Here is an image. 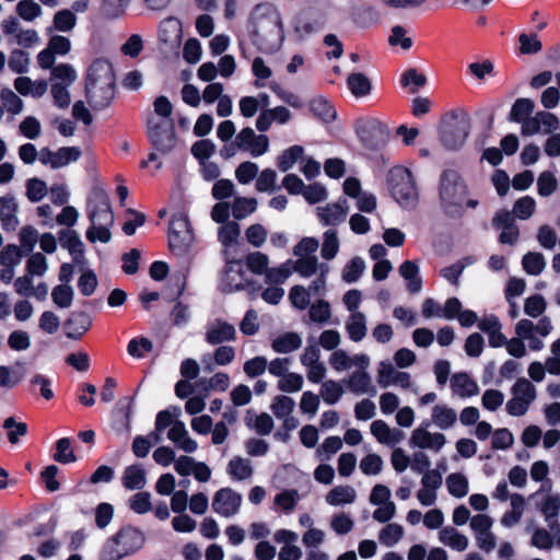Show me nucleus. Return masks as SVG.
Instances as JSON below:
<instances>
[{
	"label": "nucleus",
	"mask_w": 560,
	"mask_h": 560,
	"mask_svg": "<svg viewBox=\"0 0 560 560\" xmlns=\"http://www.w3.org/2000/svg\"><path fill=\"white\" fill-rule=\"evenodd\" d=\"M252 42L265 54L276 52L284 40L280 12L271 4H258L252 13Z\"/></svg>",
	"instance_id": "obj_1"
},
{
	"label": "nucleus",
	"mask_w": 560,
	"mask_h": 560,
	"mask_svg": "<svg viewBox=\"0 0 560 560\" xmlns=\"http://www.w3.org/2000/svg\"><path fill=\"white\" fill-rule=\"evenodd\" d=\"M115 81L113 66L107 59H95L88 68L85 96L94 110H102L110 105L115 97Z\"/></svg>",
	"instance_id": "obj_2"
},
{
	"label": "nucleus",
	"mask_w": 560,
	"mask_h": 560,
	"mask_svg": "<svg viewBox=\"0 0 560 560\" xmlns=\"http://www.w3.org/2000/svg\"><path fill=\"white\" fill-rule=\"evenodd\" d=\"M144 544L141 530L132 526L122 527L107 539L101 551L102 560H119L139 550Z\"/></svg>",
	"instance_id": "obj_3"
},
{
	"label": "nucleus",
	"mask_w": 560,
	"mask_h": 560,
	"mask_svg": "<svg viewBox=\"0 0 560 560\" xmlns=\"http://www.w3.org/2000/svg\"><path fill=\"white\" fill-rule=\"evenodd\" d=\"M467 186L455 170H445L440 177L439 196L443 210L451 215L462 212Z\"/></svg>",
	"instance_id": "obj_4"
},
{
	"label": "nucleus",
	"mask_w": 560,
	"mask_h": 560,
	"mask_svg": "<svg viewBox=\"0 0 560 560\" xmlns=\"http://www.w3.org/2000/svg\"><path fill=\"white\" fill-rule=\"evenodd\" d=\"M388 185L393 198L405 209H413L418 202V189L411 172L402 166L390 170Z\"/></svg>",
	"instance_id": "obj_5"
},
{
	"label": "nucleus",
	"mask_w": 560,
	"mask_h": 560,
	"mask_svg": "<svg viewBox=\"0 0 560 560\" xmlns=\"http://www.w3.org/2000/svg\"><path fill=\"white\" fill-rule=\"evenodd\" d=\"M553 329L549 317H541L537 324L530 319H521L515 325L516 336L523 338L524 341L528 342L530 351H540L545 348L542 338L548 337Z\"/></svg>",
	"instance_id": "obj_6"
},
{
	"label": "nucleus",
	"mask_w": 560,
	"mask_h": 560,
	"mask_svg": "<svg viewBox=\"0 0 560 560\" xmlns=\"http://www.w3.org/2000/svg\"><path fill=\"white\" fill-rule=\"evenodd\" d=\"M512 398L505 409L510 416L522 417L537 397L536 387L525 377H520L511 388Z\"/></svg>",
	"instance_id": "obj_7"
},
{
	"label": "nucleus",
	"mask_w": 560,
	"mask_h": 560,
	"mask_svg": "<svg viewBox=\"0 0 560 560\" xmlns=\"http://www.w3.org/2000/svg\"><path fill=\"white\" fill-rule=\"evenodd\" d=\"M147 127L148 138L158 151L166 153L174 148L176 137L173 120L158 121L155 118H149Z\"/></svg>",
	"instance_id": "obj_8"
},
{
	"label": "nucleus",
	"mask_w": 560,
	"mask_h": 560,
	"mask_svg": "<svg viewBox=\"0 0 560 560\" xmlns=\"http://www.w3.org/2000/svg\"><path fill=\"white\" fill-rule=\"evenodd\" d=\"M250 284L248 272L241 260L228 261L221 277V290L231 293L245 289Z\"/></svg>",
	"instance_id": "obj_9"
},
{
	"label": "nucleus",
	"mask_w": 560,
	"mask_h": 560,
	"mask_svg": "<svg viewBox=\"0 0 560 560\" xmlns=\"http://www.w3.org/2000/svg\"><path fill=\"white\" fill-rule=\"evenodd\" d=\"M88 217L93 224L113 226L114 213L109 198L104 190H97L93 194L88 205Z\"/></svg>",
	"instance_id": "obj_10"
},
{
	"label": "nucleus",
	"mask_w": 560,
	"mask_h": 560,
	"mask_svg": "<svg viewBox=\"0 0 560 560\" xmlns=\"http://www.w3.org/2000/svg\"><path fill=\"white\" fill-rule=\"evenodd\" d=\"M242 495L232 488H221L212 499L213 511L223 517H232L240 512Z\"/></svg>",
	"instance_id": "obj_11"
},
{
	"label": "nucleus",
	"mask_w": 560,
	"mask_h": 560,
	"mask_svg": "<svg viewBox=\"0 0 560 560\" xmlns=\"http://www.w3.org/2000/svg\"><path fill=\"white\" fill-rule=\"evenodd\" d=\"M430 427L429 421H423L420 427L415 429L411 433L409 445L421 450H430L440 452L446 443V438L443 433H431L428 431Z\"/></svg>",
	"instance_id": "obj_12"
},
{
	"label": "nucleus",
	"mask_w": 560,
	"mask_h": 560,
	"mask_svg": "<svg viewBox=\"0 0 560 560\" xmlns=\"http://www.w3.org/2000/svg\"><path fill=\"white\" fill-rule=\"evenodd\" d=\"M470 130L469 120L466 117L455 119L448 124L441 133L443 145L450 150H458L466 142Z\"/></svg>",
	"instance_id": "obj_13"
},
{
	"label": "nucleus",
	"mask_w": 560,
	"mask_h": 560,
	"mask_svg": "<svg viewBox=\"0 0 560 560\" xmlns=\"http://www.w3.org/2000/svg\"><path fill=\"white\" fill-rule=\"evenodd\" d=\"M236 328L234 325L217 318L209 322L206 326L205 341L211 346L223 345L236 339Z\"/></svg>",
	"instance_id": "obj_14"
},
{
	"label": "nucleus",
	"mask_w": 560,
	"mask_h": 560,
	"mask_svg": "<svg viewBox=\"0 0 560 560\" xmlns=\"http://www.w3.org/2000/svg\"><path fill=\"white\" fill-rule=\"evenodd\" d=\"M192 234L190 222L185 213H176L170 223V246L172 248H183L190 244Z\"/></svg>",
	"instance_id": "obj_15"
},
{
	"label": "nucleus",
	"mask_w": 560,
	"mask_h": 560,
	"mask_svg": "<svg viewBox=\"0 0 560 560\" xmlns=\"http://www.w3.org/2000/svg\"><path fill=\"white\" fill-rule=\"evenodd\" d=\"M377 383L382 388L395 385L408 389L411 386V375L407 372L397 371L389 361H382L377 369Z\"/></svg>",
	"instance_id": "obj_16"
},
{
	"label": "nucleus",
	"mask_w": 560,
	"mask_h": 560,
	"mask_svg": "<svg viewBox=\"0 0 560 560\" xmlns=\"http://www.w3.org/2000/svg\"><path fill=\"white\" fill-rule=\"evenodd\" d=\"M319 222L325 226H336L345 222L349 206L346 198H340L336 202L327 203L326 206L316 208Z\"/></svg>",
	"instance_id": "obj_17"
},
{
	"label": "nucleus",
	"mask_w": 560,
	"mask_h": 560,
	"mask_svg": "<svg viewBox=\"0 0 560 560\" xmlns=\"http://www.w3.org/2000/svg\"><path fill=\"white\" fill-rule=\"evenodd\" d=\"M273 539L278 544H283L278 553V560H300L302 558V550L295 545L299 539L296 533L290 529H279L275 533Z\"/></svg>",
	"instance_id": "obj_18"
},
{
	"label": "nucleus",
	"mask_w": 560,
	"mask_h": 560,
	"mask_svg": "<svg viewBox=\"0 0 560 560\" xmlns=\"http://www.w3.org/2000/svg\"><path fill=\"white\" fill-rule=\"evenodd\" d=\"M19 203L12 194L0 197V223L4 231H15L20 224Z\"/></svg>",
	"instance_id": "obj_19"
},
{
	"label": "nucleus",
	"mask_w": 560,
	"mask_h": 560,
	"mask_svg": "<svg viewBox=\"0 0 560 560\" xmlns=\"http://www.w3.org/2000/svg\"><path fill=\"white\" fill-rule=\"evenodd\" d=\"M329 363L331 368L337 372L349 370L353 365L366 370L370 364V358L364 353L350 357L347 351L338 349L331 353Z\"/></svg>",
	"instance_id": "obj_20"
},
{
	"label": "nucleus",
	"mask_w": 560,
	"mask_h": 560,
	"mask_svg": "<svg viewBox=\"0 0 560 560\" xmlns=\"http://www.w3.org/2000/svg\"><path fill=\"white\" fill-rule=\"evenodd\" d=\"M159 39L170 48L179 47L183 39L180 21L174 16L164 19L159 26Z\"/></svg>",
	"instance_id": "obj_21"
},
{
	"label": "nucleus",
	"mask_w": 560,
	"mask_h": 560,
	"mask_svg": "<svg viewBox=\"0 0 560 560\" xmlns=\"http://www.w3.org/2000/svg\"><path fill=\"white\" fill-rule=\"evenodd\" d=\"M370 430L377 442L387 446H394L405 438V433L401 430L390 428L384 420L373 421Z\"/></svg>",
	"instance_id": "obj_22"
},
{
	"label": "nucleus",
	"mask_w": 560,
	"mask_h": 560,
	"mask_svg": "<svg viewBox=\"0 0 560 560\" xmlns=\"http://www.w3.org/2000/svg\"><path fill=\"white\" fill-rule=\"evenodd\" d=\"M167 438L185 453H194L198 448V443L189 436L185 423L180 420H176L173 423L167 433Z\"/></svg>",
	"instance_id": "obj_23"
},
{
	"label": "nucleus",
	"mask_w": 560,
	"mask_h": 560,
	"mask_svg": "<svg viewBox=\"0 0 560 560\" xmlns=\"http://www.w3.org/2000/svg\"><path fill=\"white\" fill-rule=\"evenodd\" d=\"M348 389L355 395L368 394L370 396H375L377 393L376 387L372 383V378L369 373L360 369L353 372L347 382Z\"/></svg>",
	"instance_id": "obj_24"
},
{
	"label": "nucleus",
	"mask_w": 560,
	"mask_h": 560,
	"mask_svg": "<svg viewBox=\"0 0 560 560\" xmlns=\"http://www.w3.org/2000/svg\"><path fill=\"white\" fill-rule=\"evenodd\" d=\"M345 329L353 342L362 341L368 334V319L363 312L350 314L345 322Z\"/></svg>",
	"instance_id": "obj_25"
},
{
	"label": "nucleus",
	"mask_w": 560,
	"mask_h": 560,
	"mask_svg": "<svg viewBox=\"0 0 560 560\" xmlns=\"http://www.w3.org/2000/svg\"><path fill=\"white\" fill-rule=\"evenodd\" d=\"M92 326L91 317L84 312H75L66 320L67 337L80 339Z\"/></svg>",
	"instance_id": "obj_26"
},
{
	"label": "nucleus",
	"mask_w": 560,
	"mask_h": 560,
	"mask_svg": "<svg viewBox=\"0 0 560 560\" xmlns=\"http://www.w3.org/2000/svg\"><path fill=\"white\" fill-rule=\"evenodd\" d=\"M121 485L129 491L142 490L147 485V474L142 465L127 466L121 476Z\"/></svg>",
	"instance_id": "obj_27"
},
{
	"label": "nucleus",
	"mask_w": 560,
	"mask_h": 560,
	"mask_svg": "<svg viewBox=\"0 0 560 560\" xmlns=\"http://www.w3.org/2000/svg\"><path fill=\"white\" fill-rule=\"evenodd\" d=\"M399 275L407 282V290L410 294H418L422 290V279L420 277V268L416 261L406 260L399 269Z\"/></svg>",
	"instance_id": "obj_28"
},
{
	"label": "nucleus",
	"mask_w": 560,
	"mask_h": 560,
	"mask_svg": "<svg viewBox=\"0 0 560 560\" xmlns=\"http://www.w3.org/2000/svg\"><path fill=\"white\" fill-rule=\"evenodd\" d=\"M310 112L323 122H331L337 117L334 105L323 95H317L308 102Z\"/></svg>",
	"instance_id": "obj_29"
},
{
	"label": "nucleus",
	"mask_w": 560,
	"mask_h": 560,
	"mask_svg": "<svg viewBox=\"0 0 560 560\" xmlns=\"http://www.w3.org/2000/svg\"><path fill=\"white\" fill-rule=\"evenodd\" d=\"M451 387L455 395L463 398L472 397L479 393L478 384L464 372L455 373L451 377Z\"/></svg>",
	"instance_id": "obj_30"
},
{
	"label": "nucleus",
	"mask_w": 560,
	"mask_h": 560,
	"mask_svg": "<svg viewBox=\"0 0 560 560\" xmlns=\"http://www.w3.org/2000/svg\"><path fill=\"white\" fill-rule=\"evenodd\" d=\"M245 424L259 435H268L273 429V420L270 415L266 412L256 415L252 409L246 412Z\"/></svg>",
	"instance_id": "obj_31"
},
{
	"label": "nucleus",
	"mask_w": 560,
	"mask_h": 560,
	"mask_svg": "<svg viewBox=\"0 0 560 560\" xmlns=\"http://www.w3.org/2000/svg\"><path fill=\"white\" fill-rule=\"evenodd\" d=\"M60 245L68 249L74 261L83 257V243L79 234L73 230L59 231Z\"/></svg>",
	"instance_id": "obj_32"
},
{
	"label": "nucleus",
	"mask_w": 560,
	"mask_h": 560,
	"mask_svg": "<svg viewBox=\"0 0 560 560\" xmlns=\"http://www.w3.org/2000/svg\"><path fill=\"white\" fill-rule=\"evenodd\" d=\"M440 541L456 551H464L468 547V538L452 526L443 527L439 533Z\"/></svg>",
	"instance_id": "obj_33"
},
{
	"label": "nucleus",
	"mask_w": 560,
	"mask_h": 560,
	"mask_svg": "<svg viewBox=\"0 0 560 560\" xmlns=\"http://www.w3.org/2000/svg\"><path fill=\"white\" fill-rule=\"evenodd\" d=\"M432 422L441 430L451 429L457 421L456 411L446 405H435L431 413Z\"/></svg>",
	"instance_id": "obj_34"
},
{
	"label": "nucleus",
	"mask_w": 560,
	"mask_h": 560,
	"mask_svg": "<svg viewBox=\"0 0 560 560\" xmlns=\"http://www.w3.org/2000/svg\"><path fill=\"white\" fill-rule=\"evenodd\" d=\"M302 346V338L299 334L290 331L275 338L271 348L277 353H291Z\"/></svg>",
	"instance_id": "obj_35"
},
{
	"label": "nucleus",
	"mask_w": 560,
	"mask_h": 560,
	"mask_svg": "<svg viewBox=\"0 0 560 560\" xmlns=\"http://www.w3.org/2000/svg\"><path fill=\"white\" fill-rule=\"evenodd\" d=\"M226 471L233 480L243 481L253 476L254 469L249 459L235 456L229 462Z\"/></svg>",
	"instance_id": "obj_36"
},
{
	"label": "nucleus",
	"mask_w": 560,
	"mask_h": 560,
	"mask_svg": "<svg viewBox=\"0 0 560 560\" xmlns=\"http://www.w3.org/2000/svg\"><path fill=\"white\" fill-rule=\"evenodd\" d=\"M357 499V492L351 486L334 487L326 495V502L332 506L351 504Z\"/></svg>",
	"instance_id": "obj_37"
},
{
	"label": "nucleus",
	"mask_w": 560,
	"mask_h": 560,
	"mask_svg": "<svg viewBox=\"0 0 560 560\" xmlns=\"http://www.w3.org/2000/svg\"><path fill=\"white\" fill-rule=\"evenodd\" d=\"M446 488L448 493L454 498H464L468 494L469 482L465 475L453 472L446 477Z\"/></svg>",
	"instance_id": "obj_38"
},
{
	"label": "nucleus",
	"mask_w": 560,
	"mask_h": 560,
	"mask_svg": "<svg viewBox=\"0 0 560 560\" xmlns=\"http://www.w3.org/2000/svg\"><path fill=\"white\" fill-rule=\"evenodd\" d=\"M347 85L355 97H363L369 95L372 89L371 81L365 74L361 72L351 73L348 77Z\"/></svg>",
	"instance_id": "obj_39"
},
{
	"label": "nucleus",
	"mask_w": 560,
	"mask_h": 560,
	"mask_svg": "<svg viewBox=\"0 0 560 560\" xmlns=\"http://www.w3.org/2000/svg\"><path fill=\"white\" fill-rule=\"evenodd\" d=\"M82 155L79 147H61L54 151V170H58L78 161Z\"/></svg>",
	"instance_id": "obj_40"
},
{
	"label": "nucleus",
	"mask_w": 560,
	"mask_h": 560,
	"mask_svg": "<svg viewBox=\"0 0 560 560\" xmlns=\"http://www.w3.org/2000/svg\"><path fill=\"white\" fill-rule=\"evenodd\" d=\"M308 316L311 322L317 325H325L331 318V307L329 302L325 300H317L310 305Z\"/></svg>",
	"instance_id": "obj_41"
},
{
	"label": "nucleus",
	"mask_w": 560,
	"mask_h": 560,
	"mask_svg": "<svg viewBox=\"0 0 560 560\" xmlns=\"http://www.w3.org/2000/svg\"><path fill=\"white\" fill-rule=\"evenodd\" d=\"M320 264L317 257H298L295 261H292V271L298 272L301 277L310 278L319 272Z\"/></svg>",
	"instance_id": "obj_42"
},
{
	"label": "nucleus",
	"mask_w": 560,
	"mask_h": 560,
	"mask_svg": "<svg viewBox=\"0 0 560 560\" xmlns=\"http://www.w3.org/2000/svg\"><path fill=\"white\" fill-rule=\"evenodd\" d=\"M339 238L337 236V231L334 229H329L323 234V244L320 249V255L326 260L334 259L339 250Z\"/></svg>",
	"instance_id": "obj_43"
},
{
	"label": "nucleus",
	"mask_w": 560,
	"mask_h": 560,
	"mask_svg": "<svg viewBox=\"0 0 560 560\" xmlns=\"http://www.w3.org/2000/svg\"><path fill=\"white\" fill-rule=\"evenodd\" d=\"M404 536V528L397 523H389L378 533V540L385 547H393L399 542Z\"/></svg>",
	"instance_id": "obj_44"
},
{
	"label": "nucleus",
	"mask_w": 560,
	"mask_h": 560,
	"mask_svg": "<svg viewBox=\"0 0 560 560\" xmlns=\"http://www.w3.org/2000/svg\"><path fill=\"white\" fill-rule=\"evenodd\" d=\"M304 149L301 145H292L284 150L277 160L278 168L288 172L303 156Z\"/></svg>",
	"instance_id": "obj_45"
},
{
	"label": "nucleus",
	"mask_w": 560,
	"mask_h": 560,
	"mask_svg": "<svg viewBox=\"0 0 560 560\" xmlns=\"http://www.w3.org/2000/svg\"><path fill=\"white\" fill-rule=\"evenodd\" d=\"M534 106V102L529 98H517L512 105L509 119L514 122H521L529 118Z\"/></svg>",
	"instance_id": "obj_46"
},
{
	"label": "nucleus",
	"mask_w": 560,
	"mask_h": 560,
	"mask_svg": "<svg viewBox=\"0 0 560 560\" xmlns=\"http://www.w3.org/2000/svg\"><path fill=\"white\" fill-rule=\"evenodd\" d=\"M523 269L532 276H538L546 267V260L542 254L529 252L523 256Z\"/></svg>",
	"instance_id": "obj_47"
},
{
	"label": "nucleus",
	"mask_w": 560,
	"mask_h": 560,
	"mask_svg": "<svg viewBox=\"0 0 560 560\" xmlns=\"http://www.w3.org/2000/svg\"><path fill=\"white\" fill-rule=\"evenodd\" d=\"M365 270V262L361 257H353L343 268L341 278L346 283L357 282Z\"/></svg>",
	"instance_id": "obj_48"
},
{
	"label": "nucleus",
	"mask_w": 560,
	"mask_h": 560,
	"mask_svg": "<svg viewBox=\"0 0 560 560\" xmlns=\"http://www.w3.org/2000/svg\"><path fill=\"white\" fill-rule=\"evenodd\" d=\"M256 178V189L259 192L272 194L279 189L277 186V173L271 168L262 170Z\"/></svg>",
	"instance_id": "obj_49"
},
{
	"label": "nucleus",
	"mask_w": 560,
	"mask_h": 560,
	"mask_svg": "<svg viewBox=\"0 0 560 560\" xmlns=\"http://www.w3.org/2000/svg\"><path fill=\"white\" fill-rule=\"evenodd\" d=\"M257 208V200L255 198L236 197L231 207L233 217L237 220L245 219L253 213Z\"/></svg>",
	"instance_id": "obj_50"
},
{
	"label": "nucleus",
	"mask_w": 560,
	"mask_h": 560,
	"mask_svg": "<svg viewBox=\"0 0 560 560\" xmlns=\"http://www.w3.org/2000/svg\"><path fill=\"white\" fill-rule=\"evenodd\" d=\"M77 71L68 63H60L51 69V80L54 83L71 85L77 80Z\"/></svg>",
	"instance_id": "obj_51"
},
{
	"label": "nucleus",
	"mask_w": 560,
	"mask_h": 560,
	"mask_svg": "<svg viewBox=\"0 0 560 560\" xmlns=\"http://www.w3.org/2000/svg\"><path fill=\"white\" fill-rule=\"evenodd\" d=\"M19 240H20L19 247L23 249L24 255H28L35 248V246L39 240V233L32 225H26L21 229V231L19 233Z\"/></svg>",
	"instance_id": "obj_52"
},
{
	"label": "nucleus",
	"mask_w": 560,
	"mask_h": 560,
	"mask_svg": "<svg viewBox=\"0 0 560 560\" xmlns=\"http://www.w3.org/2000/svg\"><path fill=\"white\" fill-rule=\"evenodd\" d=\"M23 249L15 244H8L0 252V264L4 267H16L22 261Z\"/></svg>",
	"instance_id": "obj_53"
},
{
	"label": "nucleus",
	"mask_w": 560,
	"mask_h": 560,
	"mask_svg": "<svg viewBox=\"0 0 560 560\" xmlns=\"http://www.w3.org/2000/svg\"><path fill=\"white\" fill-rule=\"evenodd\" d=\"M295 407L294 400L284 395L276 396L272 400L270 409L277 419H282L290 416Z\"/></svg>",
	"instance_id": "obj_54"
},
{
	"label": "nucleus",
	"mask_w": 560,
	"mask_h": 560,
	"mask_svg": "<svg viewBox=\"0 0 560 560\" xmlns=\"http://www.w3.org/2000/svg\"><path fill=\"white\" fill-rule=\"evenodd\" d=\"M54 459L61 464H70L77 460V456L71 448V441L69 438H61L57 441Z\"/></svg>",
	"instance_id": "obj_55"
},
{
	"label": "nucleus",
	"mask_w": 560,
	"mask_h": 560,
	"mask_svg": "<svg viewBox=\"0 0 560 560\" xmlns=\"http://www.w3.org/2000/svg\"><path fill=\"white\" fill-rule=\"evenodd\" d=\"M25 186L26 197L31 202H39L48 191L46 183L37 177L27 179Z\"/></svg>",
	"instance_id": "obj_56"
},
{
	"label": "nucleus",
	"mask_w": 560,
	"mask_h": 560,
	"mask_svg": "<svg viewBox=\"0 0 560 560\" xmlns=\"http://www.w3.org/2000/svg\"><path fill=\"white\" fill-rule=\"evenodd\" d=\"M269 258L266 254L260 252L250 253L246 257V267L255 275L267 273Z\"/></svg>",
	"instance_id": "obj_57"
},
{
	"label": "nucleus",
	"mask_w": 560,
	"mask_h": 560,
	"mask_svg": "<svg viewBox=\"0 0 560 560\" xmlns=\"http://www.w3.org/2000/svg\"><path fill=\"white\" fill-rule=\"evenodd\" d=\"M54 28L58 32H70L77 23V16L71 10H60L54 16Z\"/></svg>",
	"instance_id": "obj_58"
},
{
	"label": "nucleus",
	"mask_w": 560,
	"mask_h": 560,
	"mask_svg": "<svg viewBox=\"0 0 560 560\" xmlns=\"http://www.w3.org/2000/svg\"><path fill=\"white\" fill-rule=\"evenodd\" d=\"M240 234V225L236 222H228L219 229L218 237L222 245L229 247L237 243Z\"/></svg>",
	"instance_id": "obj_59"
},
{
	"label": "nucleus",
	"mask_w": 560,
	"mask_h": 560,
	"mask_svg": "<svg viewBox=\"0 0 560 560\" xmlns=\"http://www.w3.org/2000/svg\"><path fill=\"white\" fill-rule=\"evenodd\" d=\"M320 395L327 405H335L343 395V389L336 381H326L322 384Z\"/></svg>",
	"instance_id": "obj_60"
},
{
	"label": "nucleus",
	"mask_w": 560,
	"mask_h": 560,
	"mask_svg": "<svg viewBox=\"0 0 560 560\" xmlns=\"http://www.w3.org/2000/svg\"><path fill=\"white\" fill-rule=\"evenodd\" d=\"M128 505L135 513L145 514L152 510L151 494L147 491H139L129 499Z\"/></svg>",
	"instance_id": "obj_61"
},
{
	"label": "nucleus",
	"mask_w": 560,
	"mask_h": 560,
	"mask_svg": "<svg viewBox=\"0 0 560 560\" xmlns=\"http://www.w3.org/2000/svg\"><path fill=\"white\" fill-rule=\"evenodd\" d=\"M16 13L24 21H34L42 15V8L34 0H21L16 4Z\"/></svg>",
	"instance_id": "obj_62"
},
{
	"label": "nucleus",
	"mask_w": 560,
	"mask_h": 560,
	"mask_svg": "<svg viewBox=\"0 0 560 560\" xmlns=\"http://www.w3.org/2000/svg\"><path fill=\"white\" fill-rule=\"evenodd\" d=\"M48 270L46 257L42 253L32 254L26 261V273L42 277Z\"/></svg>",
	"instance_id": "obj_63"
},
{
	"label": "nucleus",
	"mask_w": 560,
	"mask_h": 560,
	"mask_svg": "<svg viewBox=\"0 0 560 560\" xmlns=\"http://www.w3.org/2000/svg\"><path fill=\"white\" fill-rule=\"evenodd\" d=\"M51 298L57 306L67 308L72 304L73 289L68 284H59L54 288Z\"/></svg>",
	"instance_id": "obj_64"
}]
</instances>
